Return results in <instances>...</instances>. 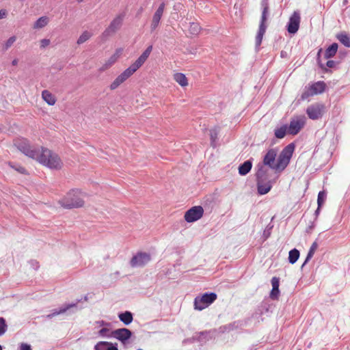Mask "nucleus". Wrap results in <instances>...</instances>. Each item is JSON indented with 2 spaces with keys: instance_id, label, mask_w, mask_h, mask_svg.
<instances>
[{
  "instance_id": "nucleus-51",
  "label": "nucleus",
  "mask_w": 350,
  "mask_h": 350,
  "mask_svg": "<svg viewBox=\"0 0 350 350\" xmlns=\"http://www.w3.org/2000/svg\"><path fill=\"white\" fill-rule=\"evenodd\" d=\"M96 323L97 325H98L99 326H109L110 325V323L106 322L103 320L98 321L96 322Z\"/></svg>"
},
{
  "instance_id": "nucleus-20",
  "label": "nucleus",
  "mask_w": 350,
  "mask_h": 350,
  "mask_svg": "<svg viewBox=\"0 0 350 350\" xmlns=\"http://www.w3.org/2000/svg\"><path fill=\"white\" fill-rule=\"evenodd\" d=\"M314 95L321 94L325 92L326 88V84L324 81H319L309 85Z\"/></svg>"
},
{
  "instance_id": "nucleus-38",
  "label": "nucleus",
  "mask_w": 350,
  "mask_h": 350,
  "mask_svg": "<svg viewBox=\"0 0 350 350\" xmlns=\"http://www.w3.org/2000/svg\"><path fill=\"white\" fill-rule=\"evenodd\" d=\"M8 329V324L3 317H0V336H3Z\"/></svg>"
},
{
  "instance_id": "nucleus-23",
  "label": "nucleus",
  "mask_w": 350,
  "mask_h": 350,
  "mask_svg": "<svg viewBox=\"0 0 350 350\" xmlns=\"http://www.w3.org/2000/svg\"><path fill=\"white\" fill-rule=\"evenodd\" d=\"M286 134H288L287 124L277 127L274 130V135L277 139H283Z\"/></svg>"
},
{
  "instance_id": "nucleus-13",
  "label": "nucleus",
  "mask_w": 350,
  "mask_h": 350,
  "mask_svg": "<svg viewBox=\"0 0 350 350\" xmlns=\"http://www.w3.org/2000/svg\"><path fill=\"white\" fill-rule=\"evenodd\" d=\"M151 259L150 255L146 252H138L131 259L130 265L132 267H143Z\"/></svg>"
},
{
  "instance_id": "nucleus-47",
  "label": "nucleus",
  "mask_w": 350,
  "mask_h": 350,
  "mask_svg": "<svg viewBox=\"0 0 350 350\" xmlns=\"http://www.w3.org/2000/svg\"><path fill=\"white\" fill-rule=\"evenodd\" d=\"M18 350H32V348L29 344L22 342L19 345Z\"/></svg>"
},
{
  "instance_id": "nucleus-52",
  "label": "nucleus",
  "mask_w": 350,
  "mask_h": 350,
  "mask_svg": "<svg viewBox=\"0 0 350 350\" xmlns=\"http://www.w3.org/2000/svg\"><path fill=\"white\" fill-rule=\"evenodd\" d=\"M6 16H7V11L3 9L1 10H0V20L5 18Z\"/></svg>"
},
{
  "instance_id": "nucleus-10",
  "label": "nucleus",
  "mask_w": 350,
  "mask_h": 350,
  "mask_svg": "<svg viewBox=\"0 0 350 350\" xmlns=\"http://www.w3.org/2000/svg\"><path fill=\"white\" fill-rule=\"evenodd\" d=\"M203 214V208L201 206H195L185 213L184 218L187 222L192 223L202 217Z\"/></svg>"
},
{
  "instance_id": "nucleus-26",
  "label": "nucleus",
  "mask_w": 350,
  "mask_h": 350,
  "mask_svg": "<svg viewBox=\"0 0 350 350\" xmlns=\"http://www.w3.org/2000/svg\"><path fill=\"white\" fill-rule=\"evenodd\" d=\"M336 38L346 47H350V37L345 32H341L336 36Z\"/></svg>"
},
{
  "instance_id": "nucleus-42",
  "label": "nucleus",
  "mask_w": 350,
  "mask_h": 350,
  "mask_svg": "<svg viewBox=\"0 0 350 350\" xmlns=\"http://www.w3.org/2000/svg\"><path fill=\"white\" fill-rule=\"evenodd\" d=\"M133 74V71H132L129 68H126L124 70L120 76L123 80L126 81L128 78H129Z\"/></svg>"
},
{
  "instance_id": "nucleus-1",
  "label": "nucleus",
  "mask_w": 350,
  "mask_h": 350,
  "mask_svg": "<svg viewBox=\"0 0 350 350\" xmlns=\"http://www.w3.org/2000/svg\"><path fill=\"white\" fill-rule=\"evenodd\" d=\"M14 145L25 155L36 159L50 169L59 170L62 166V160L56 153L46 148L32 146L27 139H18L15 142Z\"/></svg>"
},
{
  "instance_id": "nucleus-2",
  "label": "nucleus",
  "mask_w": 350,
  "mask_h": 350,
  "mask_svg": "<svg viewBox=\"0 0 350 350\" xmlns=\"http://www.w3.org/2000/svg\"><path fill=\"white\" fill-rule=\"evenodd\" d=\"M295 148L294 143L288 144L283 148L278 158V149L270 148L263 156L262 161L259 162L258 165L268 167L275 171V173L280 174L289 164Z\"/></svg>"
},
{
  "instance_id": "nucleus-37",
  "label": "nucleus",
  "mask_w": 350,
  "mask_h": 350,
  "mask_svg": "<svg viewBox=\"0 0 350 350\" xmlns=\"http://www.w3.org/2000/svg\"><path fill=\"white\" fill-rule=\"evenodd\" d=\"M125 81L123 80L122 78L120 75H118L115 80L111 83L110 89L113 90L116 89L120 84H122Z\"/></svg>"
},
{
  "instance_id": "nucleus-55",
  "label": "nucleus",
  "mask_w": 350,
  "mask_h": 350,
  "mask_svg": "<svg viewBox=\"0 0 350 350\" xmlns=\"http://www.w3.org/2000/svg\"><path fill=\"white\" fill-rule=\"evenodd\" d=\"M18 59H14L12 62V66H16L18 64Z\"/></svg>"
},
{
  "instance_id": "nucleus-14",
  "label": "nucleus",
  "mask_w": 350,
  "mask_h": 350,
  "mask_svg": "<svg viewBox=\"0 0 350 350\" xmlns=\"http://www.w3.org/2000/svg\"><path fill=\"white\" fill-rule=\"evenodd\" d=\"M324 105L321 103L312 104L306 109V113L308 118L315 120L321 118L323 116Z\"/></svg>"
},
{
  "instance_id": "nucleus-25",
  "label": "nucleus",
  "mask_w": 350,
  "mask_h": 350,
  "mask_svg": "<svg viewBox=\"0 0 350 350\" xmlns=\"http://www.w3.org/2000/svg\"><path fill=\"white\" fill-rule=\"evenodd\" d=\"M318 247V244L316 241H314L312 245L310 246V250L307 254V256H306V258L304 262V263L302 264L301 268L303 269L304 267L310 260V259L312 258V256H314V254L316 251V250L317 249Z\"/></svg>"
},
{
  "instance_id": "nucleus-40",
  "label": "nucleus",
  "mask_w": 350,
  "mask_h": 350,
  "mask_svg": "<svg viewBox=\"0 0 350 350\" xmlns=\"http://www.w3.org/2000/svg\"><path fill=\"white\" fill-rule=\"evenodd\" d=\"M16 37L15 36H11L9 39L5 42L3 46V51H7L16 41Z\"/></svg>"
},
{
  "instance_id": "nucleus-43",
  "label": "nucleus",
  "mask_w": 350,
  "mask_h": 350,
  "mask_svg": "<svg viewBox=\"0 0 350 350\" xmlns=\"http://www.w3.org/2000/svg\"><path fill=\"white\" fill-rule=\"evenodd\" d=\"M110 330L109 328L107 327H103L102 329H100L99 331H98V334L99 336H102V337H107V338H109V337H111V334H109Z\"/></svg>"
},
{
  "instance_id": "nucleus-56",
  "label": "nucleus",
  "mask_w": 350,
  "mask_h": 350,
  "mask_svg": "<svg viewBox=\"0 0 350 350\" xmlns=\"http://www.w3.org/2000/svg\"><path fill=\"white\" fill-rule=\"evenodd\" d=\"M284 52H283V51H282V52H281V57H284Z\"/></svg>"
},
{
  "instance_id": "nucleus-12",
  "label": "nucleus",
  "mask_w": 350,
  "mask_h": 350,
  "mask_svg": "<svg viewBox=\"0 0 350 350\" xmlns=\"http://www.w3.org/2000/svg\"><path fill=\"white\" fill-rule=\"evenodd\" d=\"M133 335V332L128 328H119L111 332V336L118 340L123 345H126Z\"/></svg>"
},
{
  "instance_id": "nucleus-45",
  "label": "nucleus",
  "mask_w": 350,
  "mask_h": 350,
  "mask_svg": "<svg viewBox=\"0 0 350 350\" xmlns=\"http://www.w3.org/2000/svg\"><path fill=\"white\" fill-rule=\"evenodd\" d=\"M322 52V49H320L317 53V63L319 64V66L322 69V70H325L327 71V69L325 68V66L321 63V53Z\"/></svg>"
},
{
  "instance_id": "nucleus-27",
  "label": "nucleus",
  "mask_w": 350,
  "mask_h": 350,
  "mask_svg": "<svg viewBox=\"0 0 350 350\" xmlns=\"http://www.w3.org/2000/svg\"><path fill=\"white\" fill-rule=\"evenodd\" d=\"M42 98L49 105H53L55 103V98L48 90H44L42 93Z\"/></svg>"
},
{
  "instance_id": "nucleus-6",
  "label": "nucleus",
  "mask_w": 350,
  "mask_h": 350,
  "mask_svg": "<svg viewBox=\"0 0 350 350\" xmlns=\"http://www.w3.org/2000/svg\"><path fill=\"white\" fill-rule=\"evenodd\" d=\"M260 5L262 8V14L259 23L258 30L256 36V47L260 46L262 43L263 36L265 35L267 28V21L269 14L268 0H262Z\"/></svg>"
},
{
  "instance_id": "nucleus-21",
  "label": "nucleus",
  "mask_w": 350,
  "mask_h": 350,
  "mask_svg": "<svg viewBox=\"0 0 350 350\" xmlns=\"http://www.w3.org/2000/svg\"><path fill=\"white\" fill-rule=\"evenodd\" d=\"M118 317L120 321L122 322L125 325H130L133 320V313L128 310L119 312Z\"/></svg>"
},
{
  "instance_id": "nucleus-58",
  "label": "nucleus",
  "mask_w": 350,
  "mask_h": 350,
  "mask_svg": "<svg viewBox=\"0 0 350 350\" xmlns=\"http://www.w3.org/2000/svg\"><path fill=\"white\" fill-rule=\"evenodd\" d=\"M83 0H77L78 2H82Z\"/></svg>"
},
{
  "instance_id": "nucleus-29",
  "label": "nucleus",
  "mask_w": 350,
  "mask_h": 350,
  "mask_svg": "<svg viewBox=\"0 0 350 350\" xmlns=\"http://www.w3.org/2000/svg\"><path fill=\"white\" fill-rule=\"evenodd\" d=\"M49 23V18L46 16L40 17L33 24L34 29H41L44 27Z\"/></svg>"
},
{
  "instance_id": "nucleus-35",
  "label": "nucleus",
  "mask_w": 350,
  "mask_h": 350,
  "mask_svg": "<svg viewBox=\"0 0 350 350\" xmlns=\"http://www.w3.org/2000/svg\"><path fill=\"white\" fill-rule=\"evenodd\" d=\"M201 30L200 25L197 23H191L189 25V32L192 35H198Z\"/></svg>"
},
{
  "instance_id": "nucleus-34",
  "label": "nucleus",
  "mask_w": 350,
  "mask_h": 350,
  "mask_svg": "<svg viewBox=\"0 0 350 350\" xmlns=\"http://www.w3.org/2000/svg\"><path fill=\"white\" fill-rule=\"evenodd\" d=\"M218 130L216 128L210 130L211 144L213 147H215V144L218 139Z\"/></svg>"
},
{
  "instance_id": "nucleus-24",
  "label": "nucleus",
  "mask_w": 350,
  "mask_h": 350,
  "mask_svg": "<svg viewBox=\"0 0 350 350\" xmlns=\"http://www.w3.org/2000/svg\"><path fill=\"white\" fill-rule=\"evenodd\" d=\"M174 81L181 87H185L188 85V80L186 76L181 72H177L174 75Z\"/></svg>"
},
{
  "instance_id": "nucleus-16",
  "label": "nucleus",
  "mask_w": 350,
  "mask_h": 350,
  "mask_svg": "<svg viewBox=\"0 0 350 350\" xmlns=\"http://www.w3.org/2000/svg\"><path fill=\"white\" fill-rule=\"evenodd\" d=\"M272 304L269 301H263L258 307L255 313L253 314L252 317L258 319L262 315L269 316L272 312Z\"/></svg>"
},
{
  "instance_id": "nucleus-22",
  "label": "nucleus",
  "mask_w": 350,
  "mask_h": 350,
  "mask_svg": "<svg viewBox=\"0 0 350 350\" xmlns=\"http://www.w3.org/2000/svg\"><path fill=\"white\" fill-rule=\"evenodd\" d=\"M338 45L336 42H334L330 44L324 53V57L326 59H329L335 56L337 53Z\"/></svg>"
},
{
  "instance_id": "nucleus-48",
  "label": "nucleus",
  "mask_w": 350,
  "mask_h": 350,
  "mask_svg": "<svg viewBox=\"0 0 350 350\" xmlns=\"http://www.w3.org/2000/svg\"><path fill=\"white\" fill-rule=\"evenodd\" d=\"M50 40L44 38L40 40V48L44 49L50 44Z\"/></svg>"
},
{
  "instance_id": "nucleus-41",
  "label": "nucleus",
  "mask_w": 350,
  "mask_h": 350,
  "mask_svg": "<svg viewBox=\"0 0 350 350\" xmlns=\"http://www.w3.org/2000/svg\"><path fill=\"white\" fill-rule=\"evenodd\" d=\"M280 295V289L279 287L277 288H272L269 297L273 300H277L278 299Z\"/></svg>"
},
{
  "instance_id": "nucleus-54",
  "label": "nucleus",
  "mask_w": 350,
  "mask_h": 350,
  "mask_svg": "<svg viewBox=\"0 0 350 350\" xmlns=\"http://www.w3.org/2000/svg\"><path fill=\"white\" fill-rule=\"evenodd\" d=\"M314 221H312L311 222V224L308 226V227L307 228V232H309L310 231H311L314 228Z\"/></svg>"
},
{
  "instance_id": "nucleus-18",
  "label": "nucleus",
  "mask_w": 350,
  "mask_h": 350,
  "mask_svg": "<svg viewBox=\"0 0 350 350\" xmlns=\"http://www.w3.org/2000/svg\"><path fill=\"white\" fill-rule=\"evenodd\" d=\"M253 165V159L250 158L245 161L243 163H241L238 167V172L239 175L245 176L247 175L252 170Z\"/></svg>"
},
{
  "instance_id": "nucleus-9",
  "label": "nucleus",
  "mask_w": 350,
  "mask_h": 350,
  "mask_svg": "<svg viewBox=\"0 0 350 350\" xmlns=\"http://www.w3.org/2000/svg\"><path fill=\"white\" fill-rule=\"evenodd\" d=\"M306 124V117L304 116H296L293 117L288 125L289 135H295L298 134Z\"/></svg>"
},
{
  "instance_id": "nucleus-3",
  "label": "nucleus",
  "mask_w": 350,
  "mask_h": 350,
  "mask_svg": "<svg viewBox=\"0 0 350 350\" xmlns=\"http://www.w3.org/2000/svg\"><path fill=\"white\" fill-rule=\"evenodd\" d=\"M255 173L258 194L262 196L268 193L273 187V185L280 176V174L275 173L272 169L256 165Z\"/></svg>"
},
{
  "instance_id": "nucleus-49",
  "label": "nucleus",
  "mask_w": 350,
  "mask_h": 350,
  "mask_svg": "<svg viewBox=\"0 0 350 350\" xmlns=\"http://www.w3.org/2000/svg\"><path fill=\"white\" fill-rule=\"evenodd\" d=\"M31 266L35 270H37L39 267L38 262L35 260H31L30 262Z\"/></svg>"
},
{
  "instance_id": "nucleus-8",
  "label": "nucleus",
  "mask_w": 350,
  "mask_h": 350,
  "mask_svg": "<svg viewBox=\"0 0 350 350\" xmlns=\"http://www.w3.org/2000/svg\"><path fill=\"white\" fill-rule=\"evenodd\" d=\"M125 13L122 12L117 15L110 23L109 26L102 33L101 38L103 40L107 39L109 36L116 33L122 27Z\"/></svg>"
},
{
  "instance_id": "nucleus-31",
  "label": "nucleus",
  "mask_w": 350,
  "mask_h": 350,
  "mask_svg": "<svg viewBox=\"0 0 350 350\" xmlns=\"http://www.w3.org/2000/svg\"><path fill=\"white\" fill-rule=\"evenodd\" d=\"M211 338V332L208 331L201 332L198 334V340L201 342H205L206 341Z\"/></svg>"
},
{
  "instance_id": "nucleus-36",
  "label": "nucleus",
  "mask_w": 350,
  "mask_h": 350,
  "mask_svg": "<svg viewBox=\"0 0 350 350\" xmlns=\"http://www.w3.org/2000/svg\"><path fill=\"white\" fill-rule=\"evenodd\" d=\"M327 197L326 192L325 191H321L318 193L317 196V205L322 206L325 201Z\"/></svg>"
},
{
  "instance_id": "nucleus-33",
  "label": "nucleus",
  "mask_w": 350,
  "mask_h": 350,
  "mask_svg": "<svg viewBox=\"0 0 350 350\" xmlns=\"http://www.w3.org/2000/svg\"><path fill=\"white\" fill-rule=\"evenodd\" d=\"M92 36V33L88 31H85L82 33V34L78 38L77 43L78 44H81L89 40Z\"/></svg>"
},
{
  "instance_id": "nucleus-5",
  "label": "nucleus",
  "mask_w": 350,
  "mask_h": 350,
  "mask_svg": "<svg viewBox=\"0 0 350 350\" xmlns=\"http://www.w3.org/2000/svg\"><path fill=\"white\" fill-rule=\"evenodd\" d=\"M88 301V295H86L81 299H77L75 302L64 304L58 308L53 309L51 313L45 316L46 319H51L54 317L59 314H62L64 313H67V314H72L76 313L77 311L83 308V306H79V304L81 301Z\"/></svg>"
},
{
  "instance_id": "nucleus-19",
  "label": "nucleus",
  "mask_w": 350,
  "mask_h": 350,
  "mask_svg": "<svg viewBox=\"0 0 350 350\" xmlns=\"http://www.w3.org/2000/svg\"><path fill=\"white\" fill-rule=\"evenodd\" d=\"M95 350H118V344L107 341H100L94 346Z\"/></svg>"
},
{
  "instance_id": "nucleus-11",
  "label": "nucleus",
  "mask_w": 350,
  "mask_h": 350,
  "mask_svg": "<svg viewBox=\"0 0 350 350\" xmlns=\"http://www.w3.org/2000/svg\"><path fill=\"white\" fill-rule=\"evenodd\" d=\"M301 21L300 12L299 10L294 11L290 16L286 25V30L290 34H295L299 28Z\"/></svg>"
},
{
  "instance_id": "nucleus-28",
  "label": "nucleus",
  "mask_w": 350,
  "mask_h": 350,
  "mask_svg": "<svg viewBox=\"0 0 350 350\" xmlns=\"http://www.w3.org/2000/svg\"><path fill=\"white\" fill-rule=\"evenodd\" d=\"M299 255H300V253L297 249L294 248V249H292L291 250H290L289 253H288V258L289 263L295 264L299 259Z\"/></svg>"
},
{
  "instance_id": "nucleus-7",
  "label": "nucleus",
  "mask_w": 350,
  "mask_h": 350,
  "mask_svg": "<svg viewBox=\"0 0 350 350\" xmlns=\"http://www.w3.org/2000/svg\"><path fill=\"white\" fill-rule=\"evenodd\" d=\"M217 295L213 292H207L202 295L197 296L194 299V308L202 310L209 306L217 299Z\"/></svg>"
},
{
  "instance_id": "nucleus-59",
  "label": "nucleus",
  "mask_w": 350,
  "mask_h": 350,
  "mask_svg": "<svg viewBox=\"0 0 350 350\" xmlns=\"http://www.w3.org/2000/svg\"><path fill=\"white\" fill-rule=\"evenodd\" d=\"M116 274L118 275L119 274V271H116Z\"/></svg>"
},
{
  "instance_id": "nucleus-30",
  "label": "nucleus",
  "mask_w": 350,
  "mask_h": 350,
  "mask_svg": "<svg viewBox=\"0 0 350 350\" xmlns=\"http://www.w3.org/2000/svg\"><path fill=\"white\" fill-rule=\"evenodd\" d=\"M314 96V94H313L312 90L310 89V86H306L305 88L304 89L302 93H301V97H300V100H306L307 99H308V98H310V96Z\"/></svg>"
},
{
  "instance_id": "nucleus-50",
  "label": "nucleus",
  "mask_w": 350,
  "mask_h": 350,
  "mask_svg": "<svg viewBox=\"0 0 350 350\" xmlns=\"http://www.w3.org/2000/svg\"><path fill=\"white\" fill-rule=\"evenodd\" d=\"M336 64V62L334 60H330L329 59L326 62V66L328 68H334Z\"/></svg>"
},
{
  "instance_id": "nucleus-44",
  "label": "nucleus",
  "mask_w": 350,
  "mask_h": 350,
  "mask_svg": "<svg viewBox=\"0 0 350 350\" xmlns=\"http://www.w3.org/2000/svg\"><path fill=\"white\" fill-rule=\"evenodd\" d=\"M10 166L21 174H26L27 173L26 169L18 164H10Z\"/></svg>"
},
{
  "instance_id": "nucleus-39",
  "label": "nucleus",
  "mask_w": 350,
  "mask_h": 350,
  "mask_svg": "<svg viewBox=\"0 0 350 350\" xmlns=\"http://www.w3.org/2000/svg\"><path fill=\"white\" fill-rule=\"evenodd\" d=\"M144 63L140 61L138 58L135 60L134 63H133L129 68L133 71V73L135 72Z\"/></svg>"
},
{
  "instance_id": "nucleus-53",
  "label": "nucleus",
  "mask_w": 350,
  "mask_h": 350,
  "mask_svg": "<svg viewBox=\"0 0 350 350\" xmlns=\"http://www.w3.org/2000/svg\"><path fill=\"white\" fill-rule=\"evenodd\" d=\"M321 207H322V206H317V209H316V211H314L315 219L317 218V217H318V216H319V215L320 214Z\"/></svg>"
},
{
  "instance_id": "nucleus-32",
  "label": "nucleus",
  "mask_w": 350,
  "mask_h": 350,
  "mask_svg": "<svg viewBox=\"0 0 350 350\" xmlns=\"http://www.w3.org/2000/svg\"><path fill=\"white\" fill-rule=\"evenodd\" d=\"M152 50V46H148L146 50L141 54V55L138 57V59L142 61L144 64L149 57L151 51Z\"/></svg>"
},
{
  "instance_id": "nucleus-4",
  "label": "nucleus",
  "mask_w": 350,
  "mask_h": 350,
  "mask_svg": "<svg viewBox=\"0 0 350 350\" xmlns=\"http://www.w3.org/2000/svg\"><path fill=\"white\" fill-rule=\"evenodd\" d=\"M83 196V193L80 189H74L67 193L59 202L65 208L82 207L84 204Z\"/></svg>"
},
{
  "instance_id": "nucleus-15",
  "label": "nucleus",
  "mask_w": 350,
  "mask_h": 350,
  "mask_svg": "<svg viewBox=\"0 0 350 350\" xmlns=\"http://www.w3.org/2000/svg\"><path fill=\"white\" fill-rule=\"evenodd\" d=\"M165 7V3L162 2L161 3H160L158 8L154 13V14L152 16L151 24H150L151 31H154L159 25L161 17L164 12Z\"/></svg>"
},
{
  "instance_id": "nucleus-46",
  "label": "nucleus",
  "mask_w": 350,
  "mask_h": 350,
  "mask_svg": "<svg viewBox=\"0 0 350 350\" xmlns=\"http://www.w3.org/2000/svg\"><path fill=\"white\" fill-rule=\"evenodd\" d=\"M271 282L272 288H277L280 286V278L278 277H273Z\"/></svg>"
},
{
  "instance_id": "nucleus-17",
  "label": "nucleus",
  "mask_w": 350,
  "mask_h": 350,
  "mask_svg": "<svg viewBox=\"0 0 350 350\" xmlns=\"http://www.w3.org/2000/svg\"><path fill=\"white\" fill-rule=\"evenodd\" d=\"M247 323V321H234L232 323H228L227 325H225L220 327V329L222 330V332H230L232 330L238 329H242L243 327H245Z\"/></svg>"
},
{
  "instance_id": "nucleus-57",
  "label": "nucleus",
  "mask_w": 350,
  "mask_h": 350,
  "mask_svg": "<svg viewBox=\"0 0 350 350\" xmlns=\"http://www.w3.org/2000/svg\"><path fill=\"white\" fill-rule=\"evenodd\" d=\"M0 350H3V347L1 345H0Z\"/></svg>"
}]
</instances>
